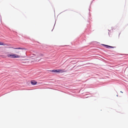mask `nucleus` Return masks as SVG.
<instances>
[{
    "instance_id": "obj_10",
    "label": "nucleus",
    "mask_w": 128,
    "mask_h": 128,
    "mask_svg": "<svg viewBox=\"0 0 128 128\" xmlns=\"http://www.w3.org/2000/svg\"><path fill=\"white\" fill-rule=\"evenodd\" d=\"M55 24H56V21L55 22V24H54V27H53V29L52 30V31H53V30L54 29V26H55Z\"/></svg>"
},
{
    "instance_id": "obj_22",
    "label": "nucleus",
    "mask_w": 128,
    "mask_h": 128,
    "mask_svg": "<svg viewBox=\"0 0 128 128\" xmlns=\"http://www.w3.org/2000/svg\"><path fill=\"white\" fill-rule=\"evenodd\" d=\"M89 11H90V9H89Z\"/></svg>"
},
{
    "instance_id": "obj_21",
    "label": "nucleus",
    "mask_w": 128,
    "mask_h": 128,
    "mask_svg": "<svg viewBox=\"0 0 128 128\" xmlns=\"http://www.w3.org/2000/svg\"><path fill=\"white\" fill-rule=\"evenodd\" d=\"M126 55H127V56H128V54H126Z\"/></svg>"
},
{
    "instance_id": "obj_16",
    "label": "nucleus",
    "mask_w": 128,
    "mask_h": 128,
    "mask_svg": "<svg viewBox=\"0 0 128 128\" xmlns=\"http://www.w3.org/2000/svg\"><path fill=\"white\" fill-rule=\"evenodd\" d=\"M116 96H118V95H116Z\"/></svg>"
},
{
    "instance_id": "obj_14",
    "label": "nucleus",
    "mask_w": 128,
    "mask_h": 128,
    "mask_svg": "<svg viewBox=\"0 0 128 128\" xmlns=\"http://www.w3.org/2000/svg\"><path fill=\"white\" fill-rule=\"evenodd\" d=\"M120 92H121V93H123V92H122V91H120Z\"/></svg>"
},
{
    "instance_id": "obj_20",
    "label": "nucleus",
    "mask_w": 128,
    "mask_h": 128,
    "mask_svg": "<svg viewBox=\"0 0 128 128\" xmlns=\"http://www.w3.org/2000/svg\"><path fill=\"white\" fill-rule=\"evenodd\" d=\"M120 34H119V35H120Z\"/></svg>"
},
{
    "instance_id": "obj_12",
    "label": "nucleus",
    "mask_w": 128,
    "mask_h": 128,
    "mask_svg": "<svg viewBox=\"0 0 128 128\" xmlns=\"http://www.w3.org/2000/svg\"><path fill=\"white\" fill-rule=\"evenodd\" d=\"M64 48H65V47H66V45H64Z\"/></svg>"
},
{
    "instance_id": "obj_1",
    "label": "nucleus",
    "mask_w": 128,
    "mask_h": 128,
    "mask_svg": "<svg viewBox=\"0 0 128 128\" xmlns=\"http://www.w3.org/2000/svg\"><path fill=\"white\" fill-rule=\"evenodd\" d=\"M26 56H22L18 55L15 54L11 53V54H9L7 55V56L8 58H18L22 57L23 58H24L25 57H26L27 56L26 53L25 52Z\"/></svg>"
},
{
    "instance_id": "obj_3",
    "label": "nucleus",
    "mask_w": 128,
    "mask_h": 128,
    "mask_svg": "<svg viewBox=\"0 0 128 128\" xmlns=\"http://www.w3.org/2000/svg\"><path fill=\"white\" fill-rule=\"evenodd\" d=\"M30 83L32 85H35L37 84V82L34 80H32L30 81Z\"/></svg>"
},
{
    "instance_id": "obj_13",
    "label": "nucleus",
    "mask_w": 128,
    "mask_h": 128,
    "mask_svg": "<svg viewBox=\"0 0 128 128\" xmlns=\"http://www.w3.org/2000/svg\"><path fill=\"white\" fill-rule=\"evenodd\" d=\"M43 55V54H41V56H42Z\"/></svg>"
},
{
    "instance_id": "obj_9",
    "label": "nucleus",
    "mask_w": 128,
    "mask_h": 128,
    "mask_svg": "<svg viewBox=\"0 0 128 128\" xmlns=\"http://www.w3.org/2000/svg\"><path fill=\"white\" fill-rule=\"evenodd\" d=\"M71 62H72V64H76V62H74V61H72Z\"/></svg>"
},
{
    "instance_id": "obj_19",
    "label": "nucleus",
    "mask_w": 128,
    "mask_h": 128,
    "mask_svg": "<svg viewBox=\"0 0 128 128\" xmlns=\"http://www.w3.org/2000/svg\"><path fill=\"white\" fill-rule=\"evenodd\" d=\"M108 34L109 35V32H108Z\"/></svg>"
},
{
    "instance_id": "obj_15",
    "label": "nucleus",
    "mask_w": 128,
    "mask_h": 128,
    "mask_svg": "<svg viewBox=\"0 0 128 128\" xmlns=\"http://www.w3.org/2000/svg\"><path fill=\"white\" fill-rule=\"evenodd\" d=\"M108 30L109 32H110V31H111V30Z\"/></svg>"
},
{
    "instance_id": "obj_8",
    "label": "nucleus",
    "mask_w": 128,
    "mask_h": 128,
    "mask_svg": "<svg viewBox=\"0 0 128 128\" xmlns=\"http://www.w3.org/2000/svg\"><path fill=\"white\" fill-rule=\"evenodd\" d=\"M109 48H115L116 47L115 46H109Z\"/></svg>"
},
{
    "instance_id": "obj_4",
    "label": "nucleus",
    "mask_w": 128,
    "mask_h": 128,
    "mask_svg": "<svg viewBox=\"0 0 128 128\" xmlns=\"http://www.w3.org/2000/svg\"><path fill=\"white\" fill-rule=\"evenodd\" d=\"M57 73H61L64 72V70L58 69L57 70Z\"/></svg>"
},
{
    "instance_id": "obj_2",
    "label": "nucleus",
    "mask_w": 128,
    "mask_h": 128,
    "mask_svg": "<svg viewBox=\"0 0 128 128\" xmlns=\"http://www.w3.org/2000/svg\"><path fill=\"white\" fill-rule=\"evenodd\" d=\"M9 48H12L15 49H20V50H27V49L25 48H21L20 47L18 48H14L13 47H10Z\"/></svg>"
},
{
    "instance_id": "obj_18",
    "label": "nucleus",
    "mask_w": 128,
    "mask_h": 128,
    "mask_svg": "<svg viewBox=\"0 0 128 128\" xmlns=\"http://www.w3.org/2000/svg\"><path fill=\"white\" fill-rule=\"evenodd\" d=\"M92 2L91 3V4L92 3Z\"/></svg>"
},
{
    "instance_id": "obj_7",
    "label": "nucleus",
    "mask_w": 128,
    "mask_h": 128,
    "mask_svg": "<svg viewBox=\"0 0 128 128\" xmlns=\"http://www.w3.org/2000/svg\"><path fill=\"white\" fill-rule=\"evenodd\" d=\"M109 46L106 44L105 47L106 48H109Z\"/></svg>"
},
{
    "instance_id": "obj_5",
    "label": "nucleus",
    "mask_w": 128,
    "mask_h": 128,
    "mask_svg": "<svg viewBox=\"0 0 128 128\" xmlns=\"http://www.w3.org/2000/svg\"><path fill=\"white\" fill-rule=\"evenodd\" d=\"M50 71L56 73H57V70H50Z\"/></svg>"
},
{
    "instance_id": "obj_17",
    "label": "nucleus",
    "mask_w": 128,
    "mask_h": 128,
    "mask_svg": "<svg viewBox=\"0 0 128 128\" xmlns=\"http://www.w3.org/2000/svg\"><path fill=\"white\" fill-rule=\"evenodd\" d=\"M18 52H16V53H18Z\"/></svg>"
},
{
    "instance_id": "obj_6",
    "label": "nucleus",
    "mask_w": 128,
    "mask_h": 128,
    "mask_svg": "<svg viewBox=\"0 0 128 128\" xmlns=\"http://www.w3.org/2000/svg\"><path fill=\"white\" fill-rule=\"evenodd\" d=\"M6 44H4V43L2 42H0V45L4 46Z\"/></svg>"
},
{
    "instance_id": "obj_11",
    "label": "nucleus",
    "mask_w": 128,
    "mask_h": 128,
    "mask_svg": "<svg viewBox=\"0 0 128 128\" xmlns=\"http://www.w3.org/2000/svg\"><path fill=\"white\" fill-rule=\"evenodd\" d=\"M102 46H104V47L106 45V44H102Z\"/></svg>"
},
{
    "instance_id": "obj_23",
    "label": "nucleus",
    "mask_w": 128,
    "mask_h": 128,
    "mask_svg": "<svg viewBox=\"0 0 128 128\" xmlns=\"http://www.w3.org/2000/svg\"><path fill=\"white\" fill-rule=\"evenodd\" d=\"M62 91V92H63V91Z\"/></svg>"
}]
</instances>
